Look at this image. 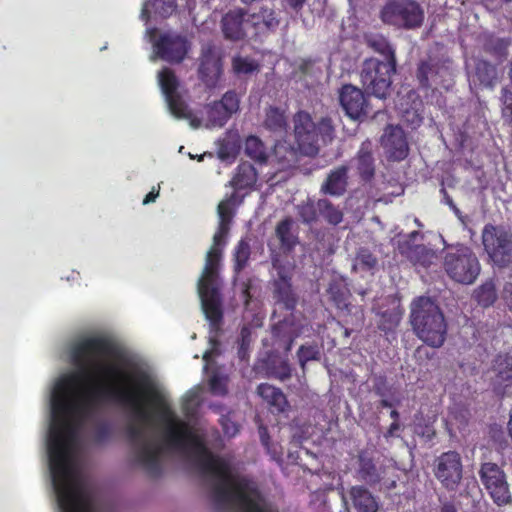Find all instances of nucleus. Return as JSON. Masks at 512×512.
Listing matches in <instances>:
<instances>
[{
    "label": "nucleus",
    "instance_id": "1",
    "mask_svg": "<svg viewBox=\"0 0 512 512\" xmlns=\"http://www.w3.org/2000/svg\"><path fill=\"white\" fill-rule=\"evenodd\" d=\"M234 197L231 196L222 200L218 205L219 226L213 236V244L208 250L205 259V265L201 277L198 280V295L201 301L202 310L206 319L210 322L211 335L209 337L210 348L205 351L203 360L208 362L217 353L216 335L213 331L219 328V322L222 318L219 297V279L218 269L221 260L222 247L225 245V238L229 232L233 212Z\"/></svg>",
    "mask_w": 512,
    "mask_h": 512
},
{
    "label": "nucleus",
    "instance_id": "2",
    "mask_svg": "<svg viewBox=\"0 0 512 512\" xmlns=\"http://www.w3.org/2000/svg\"><path fill=\"white\" fill-rule=\"evenodd\" d=\"M158 83L170 113L177 119L189 121L192 128L207 129L223 127L232 114L239 110V96L234 91L226 92L220 101H215L205 107V117L198 118L187 107L178 91L179 82L173 71L164 68L158 73Z\"/></svg>",
    "mask_w": 512,
    "mask_h": 512
},
{
    "label": "nucleus",
    "instance_id": "3",
    "mask_svg": "<svg viewBox=\"0 0 512 512\" xmlns=\"http://www.w3.org/2000/svg\"><path fill=\"white\" fill-rule=\"evenodd\" d=\"M410 323L416 336L427 345H443L447 324L440 307L430 297L420 296L411 303Z\"/></svg>",
    "mask_w": 512,
    "mask_h": 512
},
{
    "label": "nucleus",
    "instance_id": "4",
    "mask_svg": "<svg viewBox=\"0 0 512 512\" xmlns=\"http://www.w3.org/2000/svg\"><path fill=\"white\" fill-rule=\"evenodd\" d=\"M294 136L298 150L307 156H314L319 151V141L326 144L332 140L333 126L331 121L323 118L317 125L309 113L299 111L293 118Z\"/></svg>",
    "mask_w": 512,
    "mask_h": 512
},
{
    "label": "nucleus",
    "instance_id": "5",
    "mask_svg": "<svg viewBox=\"0 0 512 512\" xmlns=\"http://www.w3.org/2000/svg\"><path fill=\"white\" fill-rule=\"evenodd\" d=\"M443 266L451 279L462 284H472L480 273V263L476 255L465 246L448 250Z\"/></svg>",
    "mask_w": 512,
    "mask_h": 512
},
{
    "label": "nucleus",
    "instance_id": "6",
    "mask_svg": "<svg viewBox=\"0 0 512 512\" xmlns=\"http://www.w3.org/2000/svg\"><path fill=\"white\" fill-rule=\"evenodd\" d=\"M381 18L398 28L415 29L422 25L424 11L414 0H393L383 7Z\"/></svg>",
    "mask_w": 512,
    "mask_h": 512
},
{
    "label": "nucleus",
    "instance_id": "7",
    "mask_svg": "<svg viewBox=\"0 0 512 512\" xmlns=\"http://www.w3.org/2000/svg\"><path fill=\"white\" fill-rule=\"evenodd\" d=\"M396 61H379L371 58L363 63L361 81L366 89L378 98H385L391 86V75Z\"/></svg>",
    "mask_w": 512,
    "mask_h": 512
},
{
    "label": "nucleus",
    "instance_id": "8",
    "mask_svg": "<svg viewBox=\"0 0 512 512\" xmlns=\"http://www.w3.org/2000/svg\"><path fill=\"white\" fill-rule=\"evenodd\" d=\"M146 37L153 43L151 60L157 57L168 62H180L188 51L187 40L173 32H164L158 35L156 29H147Z\"/></svg>",
    "mask_w": 512,
    "mask_h": 512
},
{
    "label": "nucleus",
    "instance_id": "9",
    "mask_svg": "<svg viewBox=\"0 0 512 512\" xmlns=\"http://www.w3.org/2000/svg\"><path fill=\"white\" fill-rule=\"evenodd\" d=\"M482 241L495 264L505 266L512 262V235L507 230L486 225L482 232Z\"/></svg>",
    "mask_w": 512,
    "mask_h": 512
},
{
    "label": "nucleus",
    "instance_id": "10",
    "mask_svg": "<svg viewBox=\"0 0 512 512\" xmlns=\"http://www.w3.org/2000/svg\"><path fill=\"white\" fill-rule=\"evenodd\" d=\"M479 476L485 489L497 505L507 504L511 500L506 475L497 464L491 462L483 463Z\"/></svg>",
    "mask_w": 512,
    "mask_h": 512
},
{
    "label": "nucleus",
    "instance_id": "11",
    "mask_svg": "<svg viewBox=\"0 0 512 512\" xmlns=\"http://www.w3.org/2000/svg\"><path fill=\"white\" fill-rule=\"evenodd\" d=\"M462 461L455 451L441 454L435 461V476L448 490H456L462 479Z\"/></svg>",
    "mask_w": 512,
    "mask_h": 512
},
{
    "label": "nucleus",
    "instance_id": "12",
    "mask_svg": "<svg viewBox=\"0 0 512 512\" xmlns=\"http://www.w3.org/2000/svg\"><path fill=\"white\" fill-rule=\"evenodd\" d=\"M417 78L422 87H443L448 89L452 85L453 71L447 62H436L430 60L423 62L417 73Z\"/></svg>",
    "mask_w": 512,
    "mask_h": 512
},
{
    "label": "nucleus",
    "instance_id": "13",
    "mask_svg": "<svg viewBox=\"0 0 512 512\" xmlns=\"http://www.w3.org/2000/svg\"><path fill=\"white\" fill-rule=\"evenodd\" d=\"M340 103L351 119L358 120L368 114V104L364 93L353 85L343 86L340 92Z\"/></svg>",
    "mask_w": 512,
    "mask_h": 512
},
{
    "label": "nucleus",
    "instance_id": "14",
    "mask_svg": "<svg viewBox=\"0 0 512 512\" xmlns=\"http://www.w3.org/2000/svg\"><path fill=\"white\" fill-rule=\"evenodd\" d=\"M277 273L274 281V298L282 303L286 309H292L296 304V298L291 288V269L280 264L278 260L273 262Z\"/></svg>",
    "mask_w": 512,
    "mask_h": 512
},
{
    "label": "nucleus",
    "instance_id": "15",
    "mask_svg": "<svg viewBox=\"0 0 512 512\" xmlns=\"http://www.w3.org/2000/svg\"><path fill=\"white\" fill-rule=\"evenodd\" d=\"M381 144L387 157L392 160H402L408 154V144L399 126H388L381 137Z\"/></svg>",
    "mask_w": 512,
    "mask_h": 512
},
{
    "label": "nucleus",
    "instance_id": "16",
    "mask_svg": "<svg viewBox=\"0 0 512 512\" xmlns=\"http://www.w3.org/2000/svg\"><path fill=\"white\" fill-rule=\"evenodd\" d=\"M221 27L225 38L230 40L237 41L252 37L246 18V12L242 9L227 12L222 18Z\"/></svg>",
    "mask_w": 512,
    "mask_h": 512
},
{
    "label": "nucleus",
    "instance_id": "17",
    "mask_svg": "<svg viewBox=\"0 0 512 512\" xmlns=\"http://www.w3.org/2000/svg\"><path fill=\"white\" fill-rule=\"evenodd\" d=\"M199 73L207 86H214L221 74L219 55L210 45L202 50Z\"/></svg>",
    "mask_w": 512,
    "mask_h": 512
},
{
    "label": "nucleus",
    "instance_id": "18",
    "mask_svg": "<svg viewBox=\"0 0 512 512\" xmlns=\"http://www.w3.org/2000/svg\"><path fill=\"white\" fill-rule=\"evenodd\" d=\"M399 251L404 255L413 265L421 267H429L437 260V255L433 249L424 245H410L408 241L399 244Z\"/></svg>",
    "mask_w": 512,
    "mask_h": 512
},
{
    "label": "nucleus",
    "instance_id": "19",
    "mask_svg": "<svg viewBox=\"0 0 512 512\" xmlns=\"http://www.w3.org/2000/svg\"><path fill=\"white\" fill-rule=\"evenodd\" d=\"M246 18L252 37L263 34L278 25L274 12L268 8H261L258 12L246 13Z\"/></svg>",
    "mask_w": 512,
    "mask_h": 512
},
{
    "label": "nucleus",
    "instance_id": "20",
    "mask_svg": "<svg viewBox=\"0 0 512 512\" xmlns=\"http://www.w3.org/2000/svg\"><path fill=\"white\" fill-rule=\"evenodd\" d=\"M354 161L357 171L363 180L368 181L374 176L375 165L372 156V143L370 141L362 143Z\"/></svg>",
    "mask_w": 512,
    "mask_h": 512
},
{
    "label": "nucleus",
    "instance_id": "21",
    "mask_svg": "<svg viewBox=\"0 0 512 512\" xmlns=\"http://www.w3.org/2000/svg\"><path fill=\"white\" fill-rule=\"evenodd\" d=\"M491 377L496 387L509 386L512 384V357L499 355L494 360Z\"/></svg>",
    "mask_w": 512,
    "mask_h": 512
},
{
    "label": "nucleus",
    "instance_id": "22",
    "mask_svg": "<svg viewBox=\"0 0 512 512\" xmlns=\"http://www.w3.org/2000/svg\"><path fill=\"white\" fill-rule=\"evenodd\" d=\"M347 173L346 166H340L331 171L321 186V192L335 196L343 194L347 186Z\"/></svg>",
    "mask_w": 512,
    "mask_h": 512
},
{
    "label": "nucleus",
    "instance_id": "23",
    "mask_svg": "<svg viewBox=\"0 0 512 512\" xmlns=\"http://www.w3.org/2000/svg\"><path fill=\"white\" fill-rule=\"evenodd\" d=\"M353 506L358 512H377L378 504L373 495L362 486H353L349 491Z\"/></svg>",
    "mask_w": 512,
    "mask_h": 512
},
{
    "label": "nucleus",
    "instance_id": "24",
    "mask_svg": "<svg viewBox=\"0 0 512 512\" xmlns=\"http://www.w3.org/2000/svg\"><path fill=\"white\" fill-rule=\"evenodd\" d=\"M259 396L265 400L277 412H283L287 406V400L283 392L268 383H262L258 386Z\"/></svg>",
    "mask_w": 512,
    "mask_h": 512
},
{
    "label": "nucleus",
    "instance_id": "25",
    "mask_svg": "<svg viewBox=\"0 0 512 512\" xmlns=\"http://www.w3.org/2000/svg\"><path fill=\"white\" fill-rule=\"evenodd\" d=\"M297 161V149L286 142H277L274 146L270 162L278 164L279 169L292 166Z\"/></svg>",
    "mask_w": 512,
    "mask_h": 512
},
{
    "label": "nucleus",
    "instance_id": "26",
    "mask_svg": "<svg viewBox=\"0 0 512 512\" xmlns=\"http://www.w3.org/2000/svg\"><path fill=\"white\" fill-rule=\"evenodd\" d=\"M244 151L249 158L259 164H265L270 161L271 154L261 139L256 136H249L246 139Z\"/></svg>",
    "mask_w": 512,
    "mask_h": 512
},
{
    "label": "nucleus",
    "instance_id": "27",
    "mask_svg": "<svg viewBox=\"0 0 512 512\" xmlns=\"http://www.w3.org/2000/svg\"><path fill=\"white\" fill-rule=\"evenodd\" d=\"M263 126L275 133L282 134L287 130V118L284 111L276 107H270L266 110Z\"/></svg>",
    "mask_w": 512,
    "mask_h": 512
},
{
    "label": "nucleus",
    "instance_id": "28",
    "mask_svg": "<svg viewBox=\"0 0 512 512\" xmlns=\"http://www.w3.org/2000/svg\"><path fill=\"white\" fill-rule=\"evenodd\" d=\"M474 81H478L484 87H493L497 81L496 67L485 60L478 59L475 62Z\"/></svg>",
    "mask_w": 512,
    "mask_h": 512
},
{
    "label": "nucleus",
    "instance_id": "29",
    "mask_svg": "<svg viewBox=\"0 0 512 512\" xmlns=\"http://www.w3.org/2000/svg\"><path fill=\"white\" fill-rule=\"evenodd\" d=\"M176 0H153L152 2H146L141 11V19L148 20L149 9L152 8L154 13L161 16L167 17L171 15L176 8Z\"/></svg>",
    "mask_w": 512,
    "mask_h": 512
},
{
    "label": "nucleus",
    "instance_id": "30",
    "mask_svg": "<svg viewBox=\"0 0 512 512\" xmlns=\"http://www.w3.org/2000/svg\"><path fill=\"white\" fill-rule=\"evenodd\" d=\"M385 470L377 468L371 459L360 457L359 475L368 484H376L384 479Z\"/></svg>",
    "mask_w": 512,
    "mask_h": 512
},
{
    "label": "nucleus",
    "instance_id": "31",
    "mask_svg": "<svg viewBox=\"0 0 512 512\" xmlns=\"http://www.w3.org/2000/svg\"><path fill=\"white\" fill-rule=\"evenodd\" d=\"M256 180L257 176L254 167L245 163L239 166L231 183L236 189H244L251 187Z\"/></svg>",
    "mask_w": 512,
    "mask_h": 512
},
{
    "label": "nucleus",
    "instance_id": "32",
    "mask_svg": "<svg viewBox=\"0 0 512 512\" xmlns=\"http://www.w3.org/2000/svg\"><path fill=\"white\" fill-rule=\"evenodd\" d=\"M317 210L319 214L331 225H338L343 220L342 210L333 205L327 199H320L317 202Z\"/></svg>",
    "mask_w": 512,
    "mask_h": 512
},
{
    "label": "nucleus",
    "instance_id": "33",
    "mask_svg": "<svg viewBox=\"0 0 512 512\" xmlns=\"http://www.w3.org/2000/svg\"><path fill=\"white\" fill-rule=\"evenodd\" d=\"M366 42L374 51L382 54L385 57V61H396L394 49L383 36H366Z\"/></svg>",
    "mask_w": 512,
    "mask_h": 512
},
{
    "label": "nucleus",
    "instance_id": "34",
    "mask_svg": "<svg viewBox=\"0 0 512 512\" xmlns=\"http://www.w3.org/2000/svg\"><path fill=\"white\" fill-rule=\"evenodd\" d=\"M293 220L286 218L278 223L276 227V236L281 245L287 249H291L297 242V237L292 232Z\"/></svg>",
    "mask_w": 512,
    "mask_h": 512
},
{
    "label": "nucleus",
    "instance_id": "35",
    "mask_svg": "<svg viewBox=\"0 0 512 512\" xmlns=\"http://www.w3.org/2000/svg\"><path fill=\"white\" fill-rule=\"evenodd\" d=\"M378 260L367 248H360L356 254L353 268L362 270H373L377 267Z\"/></svg>",
    "mask_w": 512,
    "mask_h": 512
},
{
    "label": "nucleus",
    "instance_id": "36",
    "mask_svg": "<svg viewBox=\"0 0 512 512\" xmlns=\"http://www.w3.org/2000/svg\"><path fill=\"white\" fill-rule=\"evenodd\" d=\"M203 388L195 386L190 389L182 399V408L187 415H192L201 403Z\"/></svg>",
    "mask_w": 512,
    "mask_h": 512
},
{
    "label": "nucleus",
    "instance_id": "37",
    "mask_svg": "<svg viewBox=\"0 0 512 512\" xmlns=\"http://www.w3.org/2000/svg\"><path fill=\"white\" fill-rule=\"evenodd\" d=\"M475 297L478 303L488 307L496 300V290L492 282H486L475 291Z\"/></svg>",
    "mask_w": 512,
    "mask_h": 512
},
{
    "label": "nucleus",
    "instance_id": "38",
    "mask_svg": "<svg viewBox=\"0 0 512 512\" xmlns=\"http://www.w3.org/2000/svg\"><path fill=\"white\" fill-rule=\"evenodd\" d=\"M232 66L235 73L244 75L252 74L259 69V65L253 59L242 56L234 57Z\"/></svg>",
    "mask_w": 512,
    "mask_h": 512
},
{
    "label": "nucleus",
    "instance_id": "39",
    "mask_svg": "<svg viewBox=\"0 0 512 512\" xmlns=\"http://www.w3.org/2000/svg\"><path fill=\"white\" fill-rule=\"evenodd\" d=\"M273 334L280 338V341L283 342L284 349L286 351L291 350L294 339L298 337V333H294L290 329H288L287 321H284L279 325L275 326L273 329Z\"/></svg>",
    "mask_w": 512,
    "mask_h": 512
},
{
    "label": "nucleus",
    "instance_id": "40",
    "mask_svg": "<svg viewBox=\"0 0 512 512\" xmlns=\"http://www.w3.org/2000/svg\"><path fill=\"white\" fill-rule=\"evenodd\" d=\"M250 256V247L249 244L241 240L235 248L234 258H235V270H242L249 259Z\"/></svg>",
    "mask_w": 512,
    "mask_h": 512
},
{
    "label": "nucleus",
    "instance_id": "41",
    "mask_svg": "<svg viewBox=\"0 0 512 512\" xmlns=\"http://www.w3.org/2000/svg\"><path fill=\"white\" fill-rule=\"evenodd\" d=\"M500 101L502 104V118L512 126V91L503 88L501 90Z\"/></svg>",
    "mask_w": 512,
    "mask_h": 512
},
{
    "label": "nucleus",
    "instance_id": "42",
    "mask_svg": "<svg viewBox=\"0 0 512 512\" xmlns=\"http://www.w3.org/2000/svg\"><path fill=\"white\" fill-rule=\"evenodd\" d=\"M400 322V315L395 311H386L381 315L379 328L384 331L393 330Z\"/></svg>",
    "mask_w": 512,
    "mask_h": 512
},
{
    "label": "nucleus",
    "instance_id": "43",
    "mask_svg": "<svg viewBox=\"0 0 512 512\" xmlns=\"http://www.w3.org/2000/svg\"><path fill=\"white\" fill-rule=\"evenodd\" d=\"M297 355L299 364L304 369L307 362L318 359L319 350L316 346H301Z\"/></svg>",
    "mask_w": 512,
    "mask_h": 512
},
{
    "label": "nucleus",
    "instance_id": "44",
    "mask_svg": "<svg viewBox=\"0 0 512 512\" xmlns=\"http://www.w3.org/2000/svg\"><path fill=\"white\" fill-rule=\"evenodd\" d=\"M328 293L336 303L341 304L345 300L347 289L342 281L335 280L329 284Z\"/></svg>",
    "mask_w": 512,
    "mask_h": 512
},
{
    "label": "nucleus",
    "instance_id": "45",
    "mask_svg": "<svg viewBox=\"0 0 512 512\" xmlns=\"http://www.w3.org/2000/svg\"><path fill=\"white\" fill-rule=\"evenodd\" d=\"M209 386L214 395L222 396L227 392V378L215 374L210 378Z\"/></svg>",
    "mask_w": 512,
    "mask_h": 512
},
{
    "label": "nucleus",
    "instance_id": "46",
    "mask_svg": "<svg viewBox=\"0 0 512 512\" xmlns=\"http://www.w3.org/2000/svg\"><path fill=\"white\" fill-rule=\"evenodd\" d=\"M221 426L223 428L224 433L229 436L233 437L238 433V425L236 422L232 419L230 415H223L220 419Z\"/></svg>",
    "mask_w": 512,
    "mask_h": 512
},
{
    "label": "nucleus",
    "instance_id": "47",
    "mask_svg": "<svg viewBox=\"0 0 512 512\" xmlns=\"http://www.w3.org/2000/svg\"><path fill=\"white\" fill-rule=\"evenodd\" d=\"M299 214L306 223L313 222L316 219V211L312 204H303L299 207Z\"/></svg>",
    "mask_w": 512,
    "mask_h": 512
},
{
    "label": "nucleus",
    "instance_id": "48",
    "mask_svg": "<svg viewBox=\"0 0 512 512\" xmlns=\"http://www.w3.org/2000/svg\"><path fill=\"white\" fill-rule=\"evenodd\" d=\"M275 376L281 381H285L291 377V368L287 362H282L275 370Z\"/></svg>",
    "mask_w": 512,
    "mask_h": 512
},
{
    "label": "nucleus",
    "instance_id": "49",
    "mask_svg": "<svg viewBox=\"0 0 512 512\" xmlns=\"http://www.w3.org/2000/svg\"><path fill=\"white\" fill-rule=\"evenodd\" d=\"M158 195H159V191H158V190H157V191H155V190L153 189L151 192H149V193L146 195V197H145V198H144V200H143V204H144V205H146V204H149V203H151V202H154V201H155V199L158 197Z\"/></svg>",
    "mask_w": 512,
    "mask_h": 512
},
{
    "label": "nucleus",
    "instance_id": "50",
    "mask_svg": "<svg viewBox=\"0 0 512 512\" xmlns=\"http://www.w3.org/2000/svg\"><path fill=\"white\" fill-rule=\"evenodd\" d=\"M385 475H386V472L383 474V476L385 477ZM382 480L384 481V485H385L386 489L391 490V489L396 487V480L395 479H391L390 480V479H385L384 478Z\"/></svg>",
    "mask_w": 512,
    "mask_h": 512
},
{
    "label": "nucleus",
    "instance_id": "51",
    "mask_svg": "<svg viewBox=\"0 0 512 512\" xmlns=\"http://www.w3.org/2000/svg\"><path fill=\"white\" fill-rule=\"evenodd\" d=\"M286 1L291 7L295 8V9L302 7L303 3L305 2V0H286Z\"/></svg>",
    "mask_w": 512,
    "mask_h": 512
},
{
    "label": "nucleus",
    "instance_id": "52",
    "mask_svg": "<svg viewBox=\"0 0 512 512\" xmlns=\"http://www.w3.org/2000/svg\"><path fill=\"white\" fill-rule=\"evenodd\" d=\"M399 429V423L397 421H394L390 427H389V430H388V435L389 436H393L395 431H397Z\"/></svg>",
    "mask_w": 512,
    "mask_h": 512
},
{
    "label": "nucleus",
    "instance_id": "53",
    "mask_svg": "<svg viewBox=\"0 0 512 512\" xmlns=\"http://www.w3.org/2000/svg\"><path fill=\"white\" fill-rule=\"evenodd\" d=\"M486 7L498 4V0H480Z\"/></svg>",
    "mask_w": 512,
    "mask_h": 512
},
{
    "label": "nucleus",
    "instance_id": "54",
    "mask_svg": "<svg viewBox=\"0 0 512 512\" xmlns=\"http://www.w3.org/2000/svg\"><path fill=\"white\" fill-rule=\"evenodd\" d=\"M380 405L382 407H392L393 406V404L390 401H388L387 399H382L380 401Z\"/></svg>",
    "mask_w": 512,
    "mask_h": 512
},
{
    "label": "nucleus",
    "instance_id": "55",
    "mask_svg": "<svg viewBox=\"0 0 512 512\" xmlns=\"http://www.w3.org/2000/svg\"><path fill=\"white\" fill-rule=\"evenodd\" d=\"M445 203L451 207L453 204H455L452 200V198L450 196H448L446 193H445Z\"/></svg>",
    "mask_w": 512,
    "mask_h": 512
},
{
    "label": "nucleus",
    "instance_id": "56",
    "mask_svg": "<svg viewBox=\"0 0 512 512\" xmlns=\"http://www.w3.org/2000/svg\"><path fill=\"white\" fill-rule=\"evenodd\" d=\"M411 122L414 125H419V123L421 122V118L418 115L414 114L413 119L411 120Z\"/></svg>",
    "mask_w": 512,
    "mask_h": 512
},
{
    "label": "nucleus",
    "instance_id": "57",
    "mask_svg": "<svg viewBox=\"0 0 512 512\" xmlns=\"http://www.w3.org/2000/svg\"><path fill=\"white\" fill-rule=\"evenodd\" d=\"M390 416H391V418L394 419V421H397L398 417H399V413L396 410H392L390 413Z\"/></svg>",
    "mask_w": 512,
    "mask_h": 512
},
{
    "label": "nucleus",
    "instance_id": "58",
    "mask_svg": "<svg viewBox=\"0 0 512 512\" xmlns=\"http://www.w3.org/2000/svg\"><path fill=\"white\" fill-rule=\"evenodd\" d=\"M455 213V215L458 217V219H460L461 221H463V217H462V214L460 212V210L457 208L455 209V211H453Z\"/></svg>",
    "mask_w": 512,
    "mask_h": 512
},
{
    "label": "nucleus",
    "instance_id": "59",
    "mask_svg": "<svg viewBox=\"0 0 512 512\" xmlns=\"http://www.w3.org/2000/svg\"><path fill=\"white\" fill-rule=\"evenodd\" d=\"M422 353H425L427 355V350L426 349H423V348H418L417 349V354L418 355H421Z\"/></svg>",
    "mask_w": 512,
    "mask_h": 512
},
{
    "label": "nucleus",
    "instance_id": "60",
    "mask_svg": "<svg viewBox=\"0 0 512 512\" xmlns=\"http://www.w3.org/2000/svg\"><path fill=\"white\" fill-rule=\"evenodd\" d=\"M418 234H419V233H418L417 231H413V232H411V233L409 234V237H410L411 239H413V238H415Z\"/></svg>",
    "mask_w": 512,
    "mask_h": 512
},
{
    "label": "nucleus",
    "instance_id": "61",
    "mask_svg": "<svg viewBox=\"0 0 512 512\" xmlns=\"http://www.w3.org/2000/svg\"><path fill=\"white\" fill-rule=\"evenodd\" d=\"M453 211H455V209H457V206L455 204H453L451 207H450Z\"/></svg>",
    "mask_w": 512,
    "mask_h": 512
},
{
    "label": "nucleus",
    "instance_id": "62",
    "mask_svg": "<svg viewBox=\"0 0 512 512\" xmlns=\"http://www.w3.org/2000/svg\"><path fill=\"white\" fill-rule=\"evenodd\" d=\"M246 332H247V330H246V329H243V330H242V336H243V338L245 337Z\"/></svg>",
    "mask_w": 512,
    "mask_h": 512
},
{
    "label": "nucleus",
    "instance_id": "63",
    "mask_svg": "<svg viewBox=\"0 0 512 512\" xmlns=\"http://www.w3.org/2000/svg\"><path fill=\"white\" fill-rule=\"evenodd\" d=\"M499 2L509 3L511 0H500Z\"/></svg>",
    "mask_w": 512,
    "mask_h": 512
}]
</instances>
